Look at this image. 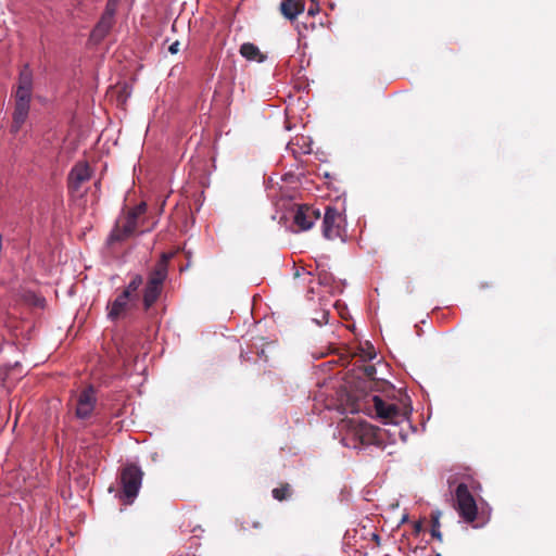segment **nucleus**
Here are the masks:
<instances>
[{
  "label": "nucleus",
  "mask_w": 556,
  "mask_h": 556,
  "mask_svg": "<svg viewBox=\"0 0 556 556\" xmlns=\"http://www.w3.org/2000/svg\"><path fill=\"white\" fill-rule=\"evenodd\" d=\"M143 283V277L136 274L131 277L129 283L116 299L108 305V317L111 320H117L126 316V313L138 301V290Z\"/></svg>",
  "instance_id": "nucleus-1"
},
{
  "label": "nucleus",
  "mask_w": 556,
  "mask_h": 556,
  "mask_svg": "<svg viewBox=\"0 0 556 556\" xmlns=\"http://www.w3.org/2000/svg\"><path fill=\"white\" fill-rule=\"evenodd\" d=\"M167 277V261L163 256L149 271L146 286L142 290V306L148 312L159 300L164 281Z\"/></svg>",
  "instance_id": "nucleus-2"
},
{
  "label": "nucleus",
  "mask_w": 556,
  "mask_h": 556,
  "mask_svg": "<svg viewBox=\"0 0 556 556\" xmlns=\"http://www.w3.org/2000/svg\"><path fill=\"white\" fill-rule=\"evenodd\" d=\"M147 212V204L141 202L137 206L128 210L123 216H121L112 230L109 242H121L130 238L139 227L140 218Z\"/></svg>",
  "instance_id": "nucleus-3"
},
{
  "label": "nucleus",
  "mask_w": 556,
  "mask_h": 556,
  "mask_svg": "<svg viewBox=\"0 0 556 556\" xmlns=\"http://www.w3.org/2000/svg\"><path fill=\"white\" fill-rule=\"evenodd\" d=\"M118 478L122 489L121 498L126 504H131L141 488L143 472L137 465L127 464L121 469Z\"/></svg>",
  "instance_id": "nucleus-4"
},
{
  "label": "nucleus",
  "mask_w": 556,
  "mask_h": 556,
  "mask_svg": "<svg viewBox=\"0 0 556 556\" xmlns=\"http://www.w3.org/2000/svg\"><path fill=\"white\" fill-rule=\"evenodd\" d=\"M455 509L465 522L473 525L477 519L478 507L465 483H459L455 490Z\"/></svg>",
  "instance_id": "nucleus-5"
},
{
  "label": "nucleus",
  "mask_w": 556,
  "mask_h": 556,
  "mask_svg": "<svg viewBox=\"0 0 556 556\" xmlns=\"http://www.w3.org/2000/svg\"><path fill=\"white\" fill-rule=\"evenodd\" d=\"M371 402L377 416L383 419L384 424L399 425L406 419V414L396 404L387 403L378 395H372Z\"/></svg>",
  "instance_id": "nucleus-6"
},
{
  "label": "nucleus",
  "mask_w": 556,
  "mask_h": 556,
  "mask_svg": "<svg viewBox=\"0 0 556 556\" xmlns=\"http://www.w3.org/2000/svg\"><path fill=\"white\" fill-rule=\"evenodd\" d=\"M343 218L340 212L328 206L326 208L323 220V233L328 240H333L341 237Z\"/></svg>",
  "instance_id": "nucleus-7"
},
{
  "label": "nucleus",
  "mask_w": 556,
  "mask_h": 556,
  "mask_svg": "<svg viewBox=\"0 0 556 556\" xmlns=\"http://www.w3.org/2000/svg\"><path fill=\"white\" fill-rule=\"evenodd\" d=\"M320 218V212L309 205H299L293 215L298 231H306Z\"/></svg>",
  "instance_id": "nucleus-8"
},
{
  "label": "nucleus",
  "mask_w": 556,
  "mask_h": 556,
  "mask_svg": "<svg viewBox=\"0 0 556 556\" xmlns=\"http://www.w3.org/2000/svg\"><path fill=\"white\" fill-rule=\"evenodd\" d=\"M92 170L88 163L79 162L73 166L67 177V188L72 193L80 190L84 182L91 178Z\"/></svg>",
  "instance_id": "nucleus-9"
},
{
  "label": "nucleus",
  "mask_w": 556,
  "mask_h": 556,
  "mask_svg": "<svg viewBox=\"0 0 556 556\" xmlns=\"http://www.w3.org/2000/svg\"><path fill=\"white\" fill-rule=\"evenodd\" d=\"M97 399L92 387L84 389L77 399L76 416L80 419L89 418L94 409Z\"/></svg>",
  "instance_id": "nucleus-10"
},
{
  "label": "nucleus",
  "mask_w": 556,
  "mask_h": 556,
  "mask_svg": "<svg viewBox=\"0 0 556 556\" xmlns=\"http://www.w3.org/2000/svg\"><path fill=\"white\" fill-rule=\"evenodd\" d=\"M114 24L115 18L102 14L99 22L96 24L91 31V40H93L97 43L102 41L110 34Z\"/></svg>",
  "instance_id": "nucleus-11"
},
{
  "label": "nucleus",
  "mask_w": 556,
  "mask_h": 556,
  "mask_svg": "<svg viewBox=\"0 0 556 556\" xmlns=\"http://www.w3.org/2000/svg\"><path fill=\"white\" fill-rule=\"evenodd\" d=\"M378 431L379 429L371 425L361 424L357 430V435L359 437L362 444H378Z\"/></svg>",
  "instance_id": "nucleus-12"
},
{
  "label": "nucleus",
  "mask_w": 556,
  "mask_h": 556,
  "mask_svg": "<svg viewBox=\"0 0 556 556\" xmlns=\"http://www.w3.org/2000/svg\"><path fill=\"white\" fill-rule=\"evenodd\" d=\"M304 10V4L298 0H283L280 3V12L288 20H294Z\"/></svg>",
  "instance_id": "nucleus-13"
},
{
  "label": "nucleus",
  "mask_w": 556,
  "mask_h": 556,
  "mask_svg": "<svg viewBox=\"0 0 556 556\" xmlns=\"http://www.w3.org/2000/svg\"><path fill=\"white\" fill-rule=\"evenodd\" d=\"M240 54L249 61L262 63L265 61L266 55L263 54L258 47L251 42H245L240 47Z\"/></svg>",
  "instance_id": "nucleus-14"
},
{
  "label": "nucleus",
  "mask_w": 556,
  "mask_h": 556,
  "mask_svg": "<svg viewBox=\"0 0 556 556\" xmlns=\"http://www.w3.org/2000/svg\"><path fill=\"white\" fill-rule=\"evenodd\" d=\"M17 88L33 90V72L28 64H25L20 71Z\"/></svg>",
  "instance_id": "nucleus-15"
},
{
  "label": "nucleus",
  "mask_w": 556,
  "mask_h": 556,
  "mask_svg": "<svg viewBox=\"0 0 556 556\" xmlns=\"http://www.w3.org/2000/svg\"><path fill=\"white\" fill-rule=\"evenodd\" d=\"M293 491L289 483H281L278 488L273 489V497L279 502L289 500Z\"/></svg>",
  "instance_id": "nucleus-16"
},
{
  "label": "nucleus",
  "mask_w": 556,
  "mask_h": 556,
  "mask_svg": "<svg viewBox=\"0 0 556 556\" xmlns=\"http://www.w3.org/2000/svg\"><path fill=\"white\" fill-rule=\"evenodd\" d=\"M28 112H20V111H14L13 112V116H12V125H11V132L12 134H17L21 128L23 127V125L25 124L27 117H28Z\"/></svg>",
  "instance_id": "nucleus-17"
},
{
  "label": "nucleus",
  "mask_w": 556,
  "mask_h": 556,
  "mask_svg": "<svg viewBox=\"0 0 556 556\" xmlns=\"http://www.w3.org/2000/svg\"><path fill=\"white\" fill-rule=\"evenodd\" d=\"M440 517H441L440 510H435V511L431 513V522H432L431 535H432V538H435L441 541L442 533L440 532Z\"/></svg>",
  "instance_id": "nucleus-18"
},
{
  "label": "nucleus",
  "mask_w": 556,
  "mask_h": 556,
  "mask_svg": "<svg viewBox=\"0 0 556 556\" xmlns=\"http://www.w3.org/2000/svg\"><path fill=\"white\" fill-rule=\"evenodd\" d=\"M359 356L362 361H370L376 357V351L375 348L369 343L366 342V348H362L359 352Z\"/></svg>",
  "instance_id": "nucleus-19"
},
{
  "label": "nucleus",
  "mask_w": 556,
  "mask_h": 556,
  "mask_svg": "<svg viewBox=\"0 0 556 556\" xmlns=\"http://www.w3.org/2000/svg\"><path fill=\"white\" fill-rule=\"evenodd\" d=\"M121 0H108L105 9L102 14L115 18V13L119 5Z\"/></svg>",
  "instance_id": "nucleus-20"
},
{
  "label": "nucleus",
  "mask_w": 556,
  "mask_h": 556,
  "mask_svg": "<svg viewBox=\"0 0 556 556\" xmlns=\"http://www.w3.org/2000/svg\"><path fill=\"white\" fill-rule=\"evenodd\" d=\"M33 96L31 89L16 88L15 100L30 102Z\"/></svg>",
  "instance_id": "nucleus-21"
},
{
  "label": "nucleus",
  "mask_w": 556,
  "mask_h": 556,
  "mask_svg": "<svg viewBox=\"0 0 556 556\" xmlns=\"http://www.w3.org/2000/svg\"><path fill=\"white\" fill-rule=\"evenodd\" d=\"M363 372H364V376L366 378H368L369 380H375L376 379L377 369H376L375 365H365L363 367Z\"/></svg>",
  "instance_id": "nucleus-22"
},
{
  "label": "nucleus",
  "mask_w": 556,
  "mask_h": 556,
  "mask_svg": "<svg viewBox=\"0 0 556 556\" xmlns=\"http://www.w3.org/2000/svg\"><path fill=\"white\" fill-rule=\"evenodd\" d=\"M30 109V102L15 100L14 111L28 112Z\"/></svg>",
  "instance_id": "nucleus-23"
},
{
  "label": "nucleus",
  "mask_w": 556,
  "mask_h": 556,
  "mask_svg": "<svg viewBox=\"0 0 556 556\" xmlns=\"http://www.w3.org/2000/svg\"><path fill=\"white\" fill-rule=\"evenodd\" d=\"M168 51L172 53V54H176L178 51H179V41L176 40L175 42H173L169 47H168Z\"/></svg>",
  "instance_id": "nucleus-24"
},
{
  "label": "nucleus",
  "mask_w": 556,
  "mask_h": 556,
  "mask_svg": "<svg viewBox=\"0 0 556 556\" xmlns=\"http://www.w3.org/2000/svg\"><path fill=\"white\" fill-rule=\"evenodd\" d=\"M363 407H362V404L359 402H356L355 404L352 405L351 407V412L352 413H357L359 410H362Z\"/></svg>",
  "instance_id": "nucleus-25"
},
{
  "label": "nucleus",
  "mask_w": 556,
  "mask_h": 556,
  "mask_svg": "<svg viewBox=\"0 0 556 556\" xmlns=\"http://www.w3.org/2000/svg\"><path fill=\"white\" fill-rule=\"evenodd\" d=\"M315 320H316V323H317L319 326H320V325H323L324 323H327V321H328L327 319H323V316H321V317H319V319H315Z\"/></svg>",
  "instance_id": "nucleus-26"
},
{
  "label": "nucleus",
  "mask_w": 556,
  "mask_h": 556,
  "mask_svg": "<svg viewBox=\"0 0 556 556\" xmlns=\"http://www.w3.org/2000/svg\"><path fill=\"white\" fill-rule=\"evenodd\" d=\"M420 529H421V523H420V522H416V523H415V531H416V532H419V531H420Z\"/></svg>",
  "instance_id": "nucleus-27"
},
{
  "label": "nucleus",
  "mask_w": 556,
  "mask_h": 556,
  "mask_svg": "<svg viewBox=\"0 0 556 556\" xmlns=\"http://www.w3.org/2000/svg\"><path fill=\"white\" fill-rule=\"evenodd\" d=\"M321 283H328V277L327 275L324 276V278L320 277Z\"/></svg>",
  "instance_id": "nucleus-28"
},
{
  "label": "nucleus",
  "mask_w": 556,
  "mask_h": 556,
  "mask_svg": "<svg viewBox=\"0 0 556 556\" xmlns=\"http://www.w3.org/2000/svg\"><path fill=\"white\" fill-rule=\"evenodd\" d=\"M328 315H329V313H328V312H323V314H321L323 319H327V318H328Z\"/></svg>",
  "instance_id": "nucleus-29"
},
{
  "label": "nucleus",
  "mask_w": 556,
  "mask_h": 556,
  "mask_svg": "<svg viewBox=\"0 0 556 556\" xmlns=\"http://www.w3.org/2000/svg\"><path fill=\"white\" fill-rule=\"evenodd\" d=\"M372 538H374V541L379 542V535L378 534H374Z\"/></svg>",
  "instance_id": "nucleus-30"
},
{
  "label": "nucleus",
  "mask_w": 556,
  "mask_h": 556,
  "mask_svg": "<svg viewBox=\"0 0 556 556\" xmlns=\"http://www.w3.org/2000/svg\"><path fill=\"white\" fill-rule=\"evenodd\" d=\"M94 187H96L97 189H99V188H100V181H97V182L94 184Z\"/></svg>",
  "instance_id": "nucleus-31"
}]
</instances>
